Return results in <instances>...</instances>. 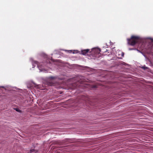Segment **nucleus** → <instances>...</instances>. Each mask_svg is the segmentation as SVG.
Instances as JSON below:
<instances>
[{
    "instance_id": "f257e3e1",
    "label": "nucleus",
    "mask_w": 153,
    "mask_h": 153,
    "mask_svg": "<svg viewBox=\"0 0 153 153\" xmlns=\"http://www.w3.org/2000/svg\"><path fill=\"white\" fill-rule=\"evenodd\" d=\"M73 80L75 81V82L72 84L71 88L72 89H74L77 88L78 87L82 86L83 84L85 82V80L82 76H77L74 78Z\"/></svg>"
},
{
    "instance_id": "f03ea898",
    "label": "nucleus",
    "mask_w": 153,
    "mask_h": 153,
    "mask_svg": "<svg viewBox=\"0 0 153 153\" xmlns=\"http://www.w3.org/2000/svg\"><path fill=\"white\" fill-rule=\"evenodd\" d=\"M139 39L138 36H132L130 39H127L128 43L129 45L133 46L138 42Z\"/></svg>"
},
{
    "instance_id": "9d476101",
    "label": "nucleus",
    "mask_w": 153,
    "mask_h": 153,
    "mask_svg": "<svg viewBox=\"0 0 153 153\" xmlns=\"http://www.w3.org/2000/svg\"><path fill=\"white\" fill-rule=\"evenodd\" d=\"M86 100H88L89 102H90V99L89 98H87Z\"/></svg>"
},
{
    "instance_id": "7ed1b4c3",
    "label": "nucleus",
    "mask_w": 153,
    "mask_h": 153,
    "mask_svg": "<svg viewBox=\"0 0 153 153\" xmlns=\"http://www.w3.org/2000/svg\"><path fill=\"white\" fill-rule=\"evenodd\" d=\"M101 51V49L99 48H93L91 51V53L94 54L95 57H99L100 54L102 53H100Z\"/></svg>"
},
{
    "instance_id": "39448f33",
    "label": "nucleus",
    "mask_w": 153,
    "mask_h": 153,
    "mask_svg": "<svg viewBox=\"0 0 153 153\" xmlns=\"http://www.w3.org/2000/svg\"><path fill=\"white\" fill-rule=\"evenodd\" d=\"M89 51V49L84 50L81 51V53L83 55H85L88 53Z\"/></svg>"
},
{
    "instance_id": "ddd939ff",
    "label": "nucleus",
    "mask_w": 153,
    "mask_h": 153,
    "mask_svg": "<svg viewBox=\"0 0 153 153\" xmlns=\"http://www.w3.org/2000/svg\"><path fill=\"white\" fill-rule=\"evenodd\" d=\"M122 56H124V53H122Z\"/></svg>"
},
{
    "instance_id": "1a4fd4ad",
    "label": "nucleus",
    "mask_w": 153,
    "mask_h": 153,
    "mask_svg": "<svg viewBox=\"0 0 153 153\" xmlns=\"http://www.w3.org/2000/svg\"><path fill=\"white\" fill-rule=\"evenodd\" d=\"M92 88H96V86L95 85H93L92 86Z\"/></svg>"
},
{
    "instance_id": "6e6552de",
    "label": "nucleus",
    "mask_w": 153,
    "mask_h": 153,
    "mask_svg": "<svg viewBox=\"0 0 153 153\" xmlns=\"http://www.w3.org/2000/svg\"><path fill=\"white\" fill-rule=\"evenodd\" d=\"M142 68L144 69H148V68L147 67L145 66H143V67H142Z\"/></svg>"
},
{
    "instance_id": "0eeeda50",
    "label": "nucleus",
    "mask_w": 153,
    "mask_h": 153,
    "mask_svg": "<svg viewBox=\"0 0 153 153\" xmlns=\"http://www.w3.org/2000/svg\"><path fill=\"white\" fill-rule=\"evenodd\" d=\"M42 65V63H41V64H39V65H38V67L40 70H41V66Z\"/></svg>"
},
{
    "instance_id": "9b49d317",
    "label": "nucleus",
    "mask_w": 153,
    "mask_h": 153,
    "mask_svg": "<svg viewBox=\"0 0 153 153\" xmlns=\"http://www.w3.org/2000/svg\"><path fill=\"white\" fill-rule=\"evenodd\" d=\"M34 150V149H32L30 150V152H33V151Z\"/></svg>"
},
{
    "instance_id": "423d86ee",
    "label": "nucleus",
    "mask_w": 153,
    "mask_h": 153,
    "mask_svg": "<svg viewBox=\"0 0 153 153\" xmlns=\"http://www.w3.org/2000/svg\"><path fill=\"white\" fill-rule=\"evenodd\" d=\"M101 51L100 52L102 53V54H103L104 53L108 51L107 50L105 47H103L102 49H101Z\"/></svg>"
},
{
    "instance_id": "20e7f679",
    "label": "nucleus",
    "mask_w": 153,
    "mask_h": 153,
    "mask_svg": "<svg viewBox=\"0 0 153 153\" xmlns=\"http://www.w3.org/2000/svg\"><path fill=\"white\" fill-rule=\"evenodd\" d=\"M59 79V78L57 76H51L48 78V82L49 85H53L54 83V82Z\"/></svg>"
},
{
    "instance_id": "f8f14e48",
    "label": "nucleus",
    "mask_w": 153,
    "mask_h": 153,
    "mask_svg": "<svg viewBox=\"0 0 153 153\" xmlns=\"http://www.w3.org/2000/svg\"><path fill=\"white\" fill-rule=\"evenodd\" d=\"M16 111H20V110L19 109H18L16 108Z\"/></svg>"
}]
</instances>
